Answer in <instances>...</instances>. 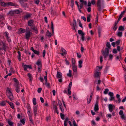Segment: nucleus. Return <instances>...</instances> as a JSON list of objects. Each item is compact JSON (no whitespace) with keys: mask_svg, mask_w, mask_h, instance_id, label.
Returning <instances> with one entry per match:
<instances>
[{"mask_svg":"<svg viewBox=\"0 0 126 126\" xmlns=\"http://www.w3.org/2000/svg\"><path fill=\"white\" fill-rule=\"evenodd\" d=\"M103 67V66H97L96 67L94 74V76L95 78L97 79L100 78L101 74V72L100 71L101 70Z\"/></svg>","mask_w":126,"mask_h":126,"instance_id":"f257e3e1","label":"nucleus"},{"mask_svg":"<svg viewBox=\"0 0 126 126\" xmlns=\"http://www.w3.org/2000/svg\"><path fill=\"white\" fill-rule=\"evenodd\" d=\"M106 46L108 48H106L105 51L102 52V54L105 58L107 57L109 54V49L110 48L111 46L110 43L109 42H107L106 44Z\"/></svg>","mask_w":126,"mask_h":126,"instance_id":"f03ea898","label":"nucleus"},{"mask_svg":"<svg viewBox=\"0 0 126 126\" xmlns=\"http://www.w3.org/2000/svg\"><path fill=\"white\" fill-rule=\"evenodd\" d=\"M6 94L8 98L11 101L13 99V96L11 92V88H7L6 90Z\"/></svg>","mask_w":126,"mask_h":126,"instance_id":"7ed1b4c3","label":"nucleus"},{"mask_svg":"<svg viewBox=\"0 0 126 126\" xmlns=\"http://www.w3.org/2000/svg\"><path fill=\"white\" fill-rule=\"evenodd\" d=\"M56 77L58 79V81L59 82H61L62 81V73L60 72H57Z\"/></svg>","mask_w":126,"mask_h":126,"instance_id":"20e7f679","label":"nucleus"},{"mask_svg":"<svg viewBox=\"0 0 126 126\" xmlns=\"http://www.w3.org/2000/svg\"><path fill=\"white\" fill-rule=\"evenodd\" d=\"M104 1L103 0H102L101 1L100 0H98L97 4L98 6L99 7V9L100 10V9L101 5L103 4L104 3Z\"/></svg>","mask_w":126,"mask_h":126,"instance_id":"39448f33","label":"nucleus"},{"mask_svg":"<svg viewBox=\"0 0 126 126\" xmlns=\"http://www.w3.org/2000/svg\"><path fill=\"white\" fill-rule=\"evenodd\" d=\"M119 114L121 116V118L124 120H126V116L124 114L123 111L122 110H120L119 112Z\"/></svg>","mask_w":126,"mask_h":126,"instance_id":"423d86ee","label":"nucleus"},{"mask_svg":"<svg viewBox=\"0 0 126 126\" xmlns=\"http://www.w3.org/2000/svg\"><path fill=\"white\" fill-rule=\"evenodd\" d=\"M32 34V33L30 32H26L25 36L26 38L27 39H29Z\"/></svg>","mask_w":126,"mask_h":126,"instance_id":"0eeeda50","label":"nucleus"},{"mask_svg":"<svg viewBox=\"0 0 126 126\" xmlns=\"http://www.w3.org/2000/svg\"><path fill=\"white\" fill-rule=\"evenodd\" d=\"M71 25L72 26L73 29L75 30V28L77 26L76 22L75 19L73 20L72 24H71Z\"/></svg>","mask_w":126,"mask_h":126,"instance_id":"6e6552de","label":"nucleus"},{"mask_svg":"<svg viewBox=\"0 0 126 126\" xmlns=\"http://www.w3.org/2000/svg\"><path fill=\"white\" fill-rule=\"evenodd\" d=\"M26 31L25 29H22L20 28L18 29L17 32V33L18 34H21L23 33H24Z\"/></svg>","mask_w":126,"mask_h":126,"instance_id":"1a4fd4ad","label":"nucleus"},{"mask_svg":"<svg viewBox=\"0 0 126 126\" xmlns=\"http://www.w3.org/2000/svg\"><path fill=\"white\" fill-rule=\"evenodd\" d=\"M72 69L74 73H76L77 72V67L75 63H72Z\"/></svg>","mask_w":126,"mask_h":126,"instance_id":"9d476101","label":"nucleus"},{"mask_svg":"<svg viewBox=\"0 0 126 126\" xmlns=\"http://www.w3.org/2000/svg\"><path fill=\"white\" fill-rule=\"evenodd\" d=\"M38 66V72H41V68H42V64L41 63H37Z\"/></svg>","mask_w":126,"mask_h":126,"instance_id":"9b49d317","label":"nucleus"},{"mask_svg":"<svg viewBox=\"0 0 126 126\" xmlns=\"http://www.w3.org/2000/svg\"><path fill=\"white\" fill-rule=\"evenodd\" d=\"M20 86H21V85L20 84L16 85V90L17 93H19L20 91V89L19 87Z\"/></svg>","mask_w":126,"mask_h":126,"instance_id":"f8f14e48","label":"nucleus"},{"mask_svg":"<svg viewBox=\"0 0 126 126\" xmlns=\"http://www.w3.org/2000/svg\"><path fill=\"white\" fill-rule=\"evenodd\" d=\"M94 110L95 111H97L98 110V106L97 103H96L94 106Z\"/></svg>","mask_w":126,"mask_h":126,"instance_id":"ddd939ff","label":"nucleus"},{"mask_svg":"<svg viewBox=\"0 0 126 126\" xmlns=\"http://www.w3.org/2000/svg\"><path fill=\"white\" fill-rule=\"evenodd\" d=\"M108 107L109 111L110 112H112L113 110L112 105L111 104H110L109 105Z\"/></svg>","mask_w":126,"mask_h":126,"instance_id":"4468645a","label":"nucleus"},{"mask_svg":"<svg viewBox=\"0 0 126 126\" xmlns=\"http://www.w3.org/2000/svg\"><path fill=\"white\" fill-rule=\"evenodd\" d=\"M38 107L36 106H35L33 108V111L35 116H36L37 114Z\"/></svg>","mask_w":126,"mask_h":126,"instance_id":"2eb2a0df","label":"nucleus"},{"mask_svg":"<svg viewBox=\"0 0 126 126\" xmlns=\"http://www.w3.org/2000/svg\"><path fill=\"white\" fill-rule=\"evenodd\" d=\"M27 110H28V113L29 116L30 115V114H31V110L30 107V106H28L27 107Z\"/></svg>","mask_w":126,"mask_h":126,"instance_id":"dca6fc26","label":"nucleus"},{"mask_svg":"<svg viewBox=\"0 0 126 126\" xmlns=\"http://www.w3.org/2000/svg\"><path fill=\"white\" fill-rule=\"evenodd\" d=\"M31 29L33 30L34 32L36 33H38V30L36 27H35L34 26L32 27Z\"/></svg>","mask_w":126,"mask_h":126,"instance_id":"f3484780","label":"nucleus"},{"mask_svg":"<svg viewBox=\"0 0 126 126\" xmlns=\"http://www.w3.org/2000/svg\"><path fill=\"white\" fill-rule=\"evenodd\" d=\"M78 33L81 36H84L85 35L84 33L81 30H78Z\"/></svg>","mask_w":126,"mask_h":126,"instance_id":"a211bd4d","label":"nucleus"},{"mask_svg":"<svg viewBox=\"0 0 126 126\" xmlns=\"http://www.w3.org/2000/svg\"><path fill=\"white\" fill-rule=\"evenodd\" d=\"M92 95L93 93H91V94L90 95V97L89 98H87V102L88 104H89L90 103Z\"/></svg>","mask_w":126,"mask_h":126,"instance_id":"6ab92c4d","label":"nucleus"},{"mask_svg":"<svg viewBox=\"0 0 126 126\" xmlns=\"http://www.w3.org/2000/svg\"><path fill=\"white\" fill-rule=\"evenodd\" d=\"M7 122L10 126H14V123L12 122L10 119H8V120Z\"/></svg>","mask_w":126,"mask_h":126,"instance_id":"aec40b11","label":"nucleus"},{"mask_svg":"<svg viewBox=\"0 0 126 126\" xmlns=\"http://www.w3.org/2000/svg\"><path fill=\"white\" fill-rule=\"evenodd\" d=\"M6 102H7L8 104L13 109H14V107L12 103L9 102V101H6Z\"/></svg>","mask_w":126,"mask_h":126,"instance_id":"412c9836","label":"nucleus"},{"mask_svg":"<svg viewBox=\"0 0 126 126\" xmlns=\"http://www.w3.org/2000/svg\"><path fill=\"white\" fill-rule=\"evenodd\" d=\"M124 26H120L118 28V30L122 31L124 30Z\"/></svg>","mask_w":126,"mask_h":126,"instance_id":"4be33fe9","label":"nucleus"},{"mask_svg":"<svg viewBox=\"0 0 126 126\" xmlns=\"http://www.w3.org/2000/svg\"><path fill=\"white\" fill-rule=\"evenodd\" d=\"M33 23V21L32 20H30L28 22V25L29 26H31Z\"/></svg>","mask_w":126,"mask_h":126,"instance_id":"5701e85b","label":"nucleus"},{"mask_svg":"<svg viewBox=\"0 0 126 126\" xmlns=\"http://www.w3.org/2000/svg\"><path fill=\"white\" fill-rule=\"evenodd\" d=\"M22 66L23 67L24 70H26L28 68V65H26L25 64H22Z\"/></svg>","mask_w":126,"mask_h":126,"instance_id":"b1692460","label":"nucleus"},{"mask_svg":"<svg viewBox=\"0 0 126 126\" xmlns=\"http://www.w3.org/2000/svg\"><path fill=\"white\" fill-rule=\"evenodd\" d=\"M1 5L3 6H7V3H6L4 2H0Z\"/></svg>","mask_w":126,"mask_h":126,"instance_id":"393cba45","label":"nucleus"},{"mask_svg":"<svg viewBox=\"0 0 126 126\" xmlns=\"http://www.w3.org/2000/svg\"><path fill=\"white\" fill-rule=\"evenodd\" d=\"M31 15L30 14H28L25 15L24 17V18L25 19H27L28 18L30 17Z\"/></svg>","mask_w":126,"mask_h":126,"instance_id":"a878e982","label":"nucleus"},{"mask_svg":"<svg viewBox=\"0 0 126 126\" xmlns=\"http://www.w3.org/2000/svg\"><path fill=\"white\" fill-rule=\"evenodd\" d=\"M69 73L67 74V76H68L69 77H71L72 76V71L71 70H69Z\"/></svg>","mask_w":126,"mask_h":126,"instance_id":"bb28decb","label":"nucleus"},{"mask_svg":"<svg viewBox=\"0 0 126 126\" xmlns=\"http://www.w3.org/2000/svg\"><path fill=\"white\" fill-rule=\"evenodd\" d=\"M7 6L8 5H10L12 6H14L15 4L12 2H9L7 3Z\"/></svg>","mask_w":126,"mask_h":126,"instance_id":"cd10ccee","label":"nucleus"},{"mask_svg":"<svg viewBox=\"0 0 126 126\" xmlns=\"http://www.w3.org/2000/svg\"><path fill=\"white\" fill-rule=\"evenodd\" d=\"M91 16L90 15H89L87 17V21L88 22H89L90 21V17Z\"/></svg>","mask_w":126,"mask_h":126,"instance_id":"c85d7f7f","label":"nucleus"},{"mask_svg":"<svg viewBox=\"0 0 126 126\" xmlns=\"http://www.w3.org/2000/svg\"><path fill=\"white\" fill-rule=\"evenodd\" d=\"M29 119L30 120V121L31 122V123L32 124H33V121L32 119V115L31 114H30V115L29 117Z\"/></svg>","mask_w":126,"mask_h":126,"instance_id":"c756f323","label":"nucleus"},{"mask_svg":"<svg viewBox=\"0 0 126 126\" xmlns=\"http://www.w3.org/2000/svg\"><path fill=\"white\" fill-rule=\"evenodd\" d=\"M47 35L48 36L50 37L51 36V33L49 32V31H47L46 32Z\"/></svg>","mask_w":126,"mask_h":126,"instance_id":"7c9ffc66","label":"nucleus"},{"mask_svg":"<svg viewBox=\"0 0 126 126\" xmlns=\"http://www.w3.org/2000/svg\"><path fill=\"white\" fill-rule=\"evenodd\" d=\"M61 51L64 53H66V50L62 47L61 48Z\"/></svg>","mask_w":126,"mask_h":126,"instance_id":"2f4dec72","label":"nucleus"},{"mask_svg":"<svg viewBox=\"0 0 126 126\" xmlns=\"http://www.w3.org/2000/svg\"><path fill=\"white\" fill-rule=\"evenodd\" d=\"M80 2L82 3H83V4L85 5H86L87 4V2L86 1H84L83 0H79Z\"/></svg>","mask_w":126,"mask_h":126,"instance_id":"473e14b6","label":"nucleus"},{"mask_svg":"<svg viewBox=\"0 0 126 126\" xmlns=\"http://www.w3.org/2000/svg\"><path fill=\"white\" fill-rule=\"evenodd\" d=\"M122 33L121 32H117V35L119 37L122 36Z\"/></svg>","mask_w":126,"mask_h":126,"instance_id":"72a5a7b5","label":"nucleus"},{"mask_svg":"<svg viewBox=\"0 0 126 126\" xmlns=\"http://www.w3.org/2000/svg\"><path fill=\"white\" fill-rule=\"evenodd\" d=\"M18 59L19 60H20L21 59L20 52L19 51L18 52Z\"/></svg>","mask_w":126,"mask_h":126,"instance_id":"f704fd0d","label":"nucleus"},{"mask_svg":"<svg viewBox=\"0 0 126 126\" xmlns=\"http://www.w3.org/2000/svg\"><path fill=\"white\" fill-rule=\"evenodd\" d=\"M72 82H70L68 86V89H69V90H71V86L72 85Z\"/></svg>","mask_w":126,"mask_h":126,"instance_id":"c9c22d12","label":"nucleus"},{"mask_svg":"<svg viewBox=\"0 0 126 126\" xmlns=\"http://www.w3.org/2000/svg\"><path fill=\"white\" fill-rule=\"evenodd\" d=\"M32 100L33 104L34 105H36V98H33V99Z\"/></svg>","mask_w":126,"mask_h":126,"instance_id":"e433bc0d","label":"nucleus"},{"mask_svg":"<svg viewBox=\"0 0 126 126\" xmlns=\"http://www.w3.org/2000/svg\"><path fill=\"white\" fill-rule=\"evenodd\" d=\"M14 81L16 83V85L19 84L18 81L16 79L14 78Z\"/></svg>","mask_w":126,"mask_h":126,"instance_id":"4c0bfd02","label":"nucleus"},{"mask_svg":"<svg viewBox=\"0 0 126 126\" xmlns=\"http://www.w3.org/2000/svg\"><path fill=\"white\" fill-rule=\"evenodd\" d=\"M109 60H111L113 57V55L111 54H110L109 56Z\"/></svg>","mask_w":126,"mask_h":126,"instance_id":"58836bf2","label":"nucleus"},{"mask_svg":"<svg viewBox=\"0 0 126 126\" xmlns=\"http://www.w3.org/2000/svg\"><path fill=\"white\" fill-rule=\"evenodd\" d=\"M51 29L52 30V32L53 33L54 32V30H53V23L52 22H51Z\"/></svg>","mask_w":126,"mask_h":126,"instance_id":"ea45409f","label":"nucleus"},{"mask_svg":"<svg viewBox=\"0 0 126 126\" xmlns=\"http://www.w3.org/2000/svg\"><path fill=\"white\" fill-rule=\"evenodd\" d=\"M58 103L59 105V106L60 108H61V107H63L62 103L61 101L59 100H58Z\"/></svg>","mask_w":126,"mask_h":126,"instance_id":"a19ab883","label":"nucleus"},{"mask_svg":"<svg viewBox=\"0 0 126 126\" xmlns=\"http://www.w3.org/2000/svg\"><path fill=\"white\" fill-rule=\"evenodd\" d=\"M28 76L30 79V80L31 81L32 80V77L30 73H28Z\"/></svg>","mask_w":126,"mask_h":126,"instance_id":"79ce46f5","label":"nucleus"},{"mask_svg":"<svg viewBox=\"0 0 126 126\" xmlns=\"http://www.w3.org/2000/svg\"><path fill=\"white\" fill-rule=\"evenodd\" d=\"M109 90L108 88L106 89L104 92V93L105 94H107L108 92L109 91Z\"/></svg>","mask_w":126,"mask_h":126,"instance_id":"37998d69","label":"nucleus"},{"mask_svg":"<svg viewBox=\"0 0 126 126\" xmlns=\"http://www.w3.org/2000/svg\"><path fill=\"white\" fill-rule=\"evenodd\" d=\"M6 103L4 101H2L0 103V105L2 106H4L5 105Z\"/></svg>","mask_w":126,"mask_h":126,"instance_id":"c03bdc74","label":"nucleus"},{"mask_svg":"<svg viewBox=\"0 0 126 126\" xmlns=\"http://www.w3.org/2000/svg\"><path fill=\"white\" fill-rule=\"evenodd\" d=\"M60 116H61V118L62 119H64V114H63L62 113H60Z\"/></svg>","mask_w":126,"mask_h":126,"instance_id":"a18cd8bd","label":"nucleus"},{"mask_svg":"<svg viewBox=\"0 0 126 126\" xmlns=\"http://www.w3.org/2000/svg\"><path fill=\"white\" fill-rule=\"evenodd\" d=\"M34 53L37 55H39V51L37 50H34L33 52Z\"/></svg>","mask_w":126,"mask_h":126,"instance_id":"49530a36","label":"nucleus"},{"mask_svg":"<svg viewBox=\"0 0 126 126\" xmlns=\"http://www.w3.org/2000/svg\"><path fill=\"white\" fill-rule=\"evenodd\" d=\"M109 68V67L108 66H106V68L104 71V72L105 73H106L107 72Z\"/></svg>","mask_w":126,"mask_h":126,"instance_id":"de8ad7c7","label":"nucleus"},{"mask_svg":"<svg viewBox=\"0 0 126 126\" xmlns=\"http://www.w3.org/2000/svg\"><path fill=\"white\" fill-rule=\"evenodd\" d=\"M123 16V15H122V14H121L119 16V17L118 18V22H119V21L120 20V19H121V18L122 17V16Z\"/></svg>","mask_w":126,"mask_h":126,"instance_id":"09e8293b","label":"nucleus"},{"mask_svg":"<svg viewBox=\"0 0 126 126\" xmlns=\"http://www.w3.org/2000/svg\"><path fill=\"white\" fill-rule=\"evenodd\" d=\"M109 95L110 96H113L114 95L113 93L112 92H109Z\"/></svg>","mask_w":126,"mask_h":126,"instance_id":"8fccbe9b","label":"nucleus"},{"mask_svg":"<svg viewBox=\"0 0 126 126\" xmlns=\"http://www.w3.org/2000/svg\"><path fill=\"white\" fill-rule=\"evenodd\" d=\"M21 122L23 125L25 123V119H23L20 121Z\"/></svg>","mask_w":126,"mask_h":126,"instance_id":"3c124183","label":"nucleus"},{"mask_svg":"<svg viewBox=\"0 0 126 126\" xmlns=\"http://www.w3.org/2000/svg\"><path fill=\"white\" fill-rule=\"evenodd\" d=\"M10 72L12 73H14V71L13 70V69L12 68H10Z\"/></svg>","mask_w":126,"mask_h":126,"instance_id":"603ef678","label":"nucleus"},{"mask_svg":"<svg viewBox=\"0 0 126 126\" xmlns=\"http://www.w3.org/2000/svg\"><path fill=\"white\" fill-rule=\"evenodd\" d=\"M53 109L55 110V111L57 110V108L56 105H53Z\"/></svg>","mask_w":126,"mask_h":126,"instance_id":"864d4df0","label":"nucleus"},{"mask_svg":"<svg viewBox=\"0 0 126 126\" xmlns=\"http://www.w3.org/2000/svg\"><path fill=\"white\" fill-rule=\"evenodd\" d=\"M5 34L6 35V37L7 38H8L9 34H8V33L7 32H5Z\"/></svg>","mask_w":126,"mask_h":126,"instance_id":"5fc2aeb1","label":"nucleus"},{"mask_svg":"<svg viewBox=\"0 0 126 126\" xmlns=\"http://www.w3.org/2000/svg\"><path fill=\"white\" fill-rule=\"evenodd\" d=\"M45 84L49 88V83H47V82H46L45 83Z\"/></svg>","mask_w":126,"mask_h":126,"instance_id":"6e6d98bb","label":"nucleus"},{"mask_svg":"<svg viewBox=\"0 0 126 126\" xmlns=\"http://www.w3.org/2000/svg\"><path fill=\"white\" fill-rule=\"evenodd\" d=\"M42 90V88H39L38 90L37 91L39 93L41 92V91Z\"/></svg>","mask_w":126,"mask_h":126,"instance_id":"4d7b16f0","label":"nucleus"},{"mask_svg":"<svg viewBox=\"0 0 126 126\" xmlns=\"http://www.w3.org/2000/svg\"><path fill=\"white\" fill-rule=\"evenodd\" d=\"M81 19H82L84 21H86V18L84 16H82L81 17Z\"/></svg>","mask_w":126,"mask_h":126,"instance_id":"13d9d810","label":"nucleus"},{"mask_svg":"<svg viewBox=\"0 0 126 126\" xmlns=\"http://www.w3.org/2000/svg\"><path fill=\"white\" fill-rule=\"evenodd\" d=\"M114 97L113 96H110V101H112L113 100H114Z\"/></svg>","mask_w":126,"mask_h":126,"instance_id":"bf43d9fd","label":"nucleus"},{"mask_svg":"<svg viewBox=\"0 0 126 126\" xmlns=\"http://www.w3.org/2000/svg\"><path fill=\"white\" fill-rule=\"evenodd\" d=\"M112 52H113L114 54H116L117 53V50L116 49H113V50Z\"/></svg>","mask_w":126,"mask_h":126,"instance_id":"052dcab7","label":"nucleus"},{"mask_svg":"<svg viewBox=\"0 0 126 126\" xmlns=\"http://www.w3.org/2000/svg\"><path fill=\"white\" fill-rule=\"evenodd\" d=\"M45 54H46V51L45 50H43V57L45 56Z\"/></svg>","mask_w":126,"mask_h":126,"instance_id":"680f3d73","label":"nucleus"},{"mask_svg":"<svg viewBox=\"0 0 126 126\" xmlns=\"http://www.w3.org/2000/svg\"><path fill=\"white\" fill-rule=\"evenodd\" d=\"M39 0H35V3L37 4H38L39 3Z\"/></svg>","mask_w":126,"mask_h":126,"instance_id":"e2e57ef3","label":"nucleus"},{"mask_svg":"<svg viewBox=\"0 0 126 126\" xmlns=\"http://www.w3.org/2000/svg\"><path fill=\"white\" fill-rule=\"evenodd\" d=\"M117 26L114 25L113 28V30H114V31H115L117 29Z\"/></svg>","mask_w":126,"mask_h":126,"instance_id":"0e129e2a","label":"nucleus"},{"mask_svg":"<svg viewBox=\"0 0 126 126\" xmlns=\"http://www.w3.org/2000/svg\"><path fill=\"white\" fill-rule=\"evenodd\" d=\"M91 39V38L89 36H88L87 37V38L86 40L87 41H89Z\"/></svg>","mask_w":126,"mask_h":126,"instance_id":"69168bd1","label":"nucleus"},{"mask_svg":"<svg viewBox=\"0 0 126 126\" xmlns=\"http://www.w3.org/2000/svg\"><path fill=\"white\" fill-rule=\"evenodd\" d=\"M115 44H117V45H118L120 43V41L119 40L115 42Z\"/></svg>","mask_w":126,"mask_h":126,"instance_id":"338daca9","label":"nucleus"},{"mask_svg":"<svg viewBox=\"0 0 126 126\" xmlns=\"http://www.w3.org/2000/svg\"><path fill=\"white\" fill-rule=\"evenodd\" d=\"M73 123L74 126H78L76 124V122L75 120L73 121Z\"/></svg>","mask_w":126,"mask_h":126,"instance_id":"774afa93","label":"nucleus"}]
</instances>
